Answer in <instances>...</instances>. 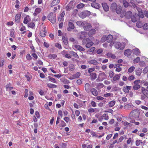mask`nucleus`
Returning <instances> with one entry per match:
<instances>
[{"instance_id": "ddd939ff", "label": "nucleus", "mask_w": 148, "mask_h": 148, "mask_svg": "<svg viewBox=\"0 0 148 148\" xmlns=\"http://www.w3.org/2000/svg\"><path fill=\"white\" fill-rule=\"evenodd\" d=\"M31 20L30 17L28 15H27L24 18L23 23L25 24H27Z\"/></svg>"}, {"instance_id": "c03bdc74", "label": "nucleus", "mask_w": 148, "mask_h": 148, "mask_svg": "<svg viewBox=\"0 0 148 148\" xmlns=\"http://www.w3.org/2000/svg\"><path fill=\"white\" fill-rule=\"evenodd\" d=\"M48 78L49 80L51 82H53L55 83H56V81L55 79L53 77H51L50 76L48 77Z\"/></svg>"}, {"instance_id": "a19ab883", "label": "nucleus", "mask_w": 148, "mask_h": 148, "mask_svg": "<svg viewBox=\"0 0 148 148\" xmlns=\"http://www.w3.org/2000/svg\"><path fill=\"white\" fill-rule=\"evenodd\" d=\"M85 5L82 3H81L80 4H79L77 5V8L78 9H80L82 8Z\"/></svg>"}, {"instance_id": "4d7b16f0", "label": "nucleus", "mask_w": 148, "mask_h": 148, "mask_svg": "<svg viewBox=\"0 0 148 148\" xmlns=\"http://www.w3.org/2000/svg\"><path fill=\"white\" fill-rule=\"evenodd\" d=\"M103 51V49H98L97 51V53L98 54H100Z\"/></svg>"}, {"instance_id": "1a4fd4ad", "label": "nucleus", "mask_w": 148, "mask_h": 148, "mask_svg": "<svg viewBox=\"0 0 148 148\" xmlns=\"http://www.w3.org/2000/svg\"><path fill=\"white\" fill-rule=\"evenodd\" d=\"M69 27L67 28V30L69 31H71L72 29L74 28L75 27L73 24L71 22H69L68 23Z\"/></svg>"}, {"instance_id": "37998d69", "label": "nucleus", "mask_w": 148, "mask_h": 148, "mask_svg": "<svg viewBox=\"0 0 148 148\" xmlns=\"http://www.w3.org/2000/svg\"><path fill=\"white\" fill-rule=\"evenodd\" d=\"M115 103V101L114 100L112 101L109 103V106L110 107H113Z\"/></svg>"}, {"instance_id": "f03ea898", "label": "nucleus", "mask_w": 148, "mask_h": 148, "mask_svg": "<svg viewBox=\"0 0 148 148\" xmlns=\"http://www.w3.org/2000/svg\"><path fill=\"white\" fill-rule=\"evenodd\" d=\"M48 20L52 23L54 24L56 22V14L54 12H51L48 16Z\"/></svg>"}, {"instance_id": "13d9d810", "label": "nucleus", "mask_w": 148, "mask_h": 148, "mask_svg": "<svg viewBox=\"0 0 148 148\" xmlns=\"http://www.w3.org/2000/svg\"><path fill=\"white\" fill-rule=\"evenodd\" d=\"M123 91L125 93H128L129 92L128 89L126 88L125 87H123Z\"/></svg>"}, {"instance_id": "20e7f679", "label": "nucleus", "mask_w": 148, "mask_h": 148, "mask_svg": "<svg viewBox=\"0 0 148 148\" xmlns=\"http://www.w3.org/2000/svg\"><path fill=\"white\" fill-rule=\"evenodd\" d=\"M132 21V22L134 23L139 20L140 19V16L138 14H135L131 17Z\"/></svg>"}, {"instance_id": "3c124183", "label": "nucleus", "mask_w": 148, "mask_h": 148, "mask_svg": "<svg viewBox=\"0 0 148 148\" xmlns=\"http://www.w3.org/2000/svg\"><path fill=\"white\" fill-rule=\"evenodd\" d=\"M135 78L134 76L133 75H131L128 78V80L129 81H132Z\"/></svg>"}, {"instance_id": "4c0bfd02", "label": "nucleus", "mask_w": 148, "mask_h": 148, "mask_svg": "<svg viewBox=\"0 0 148 148\" xmlns=\"http://www.w3.org/2000/svg\"><path fill=\"white\" fill-rule=\"evenodd\" d=\"M35 24L34 23L31 22L29 23L27 25L29 27H30L32 28H33L35 26Z\"/></svg>"}, {"instance_id": "4be33fe9", "label": "nucleus", "mask_w": 148, "mask_h": 148, "mask_svg": "<svg viewBox=\"0 0 148 148\" xmlns=\"http://www.w3.org/2000/svg\"><path fill=\"white\" fill-rule=\"evenodd\" d=\"M21 14H17L15 16V21L17 23H18L20 21Z\"/></svg>"}, {"instance_id": "de8ad7c7", "label": "nucleus", "mask_w": 148, "mask_h": 148, "mask_svg": "<svg viewBox=\"0 0 148 148\" xmlns=\"http://www.w3.org/2000/svg\"><path fill=\"white\" fill-rule=\"evenodd\" d=\"M60 145L62 148H65L66 146V144L64 143H61L60 144Z\"/></svg>"}, {"instance_id": "9b49d317", "label": "nucleus", "mask_w": 148, "mask_h": 148, "mask_svg": "<svg viewBox=\"0 0 148 148\" xmlns=\"http://www.w3.org/2000/svg\"><path fill=\"white\" fill-rule=\"evenodd\" d=\"M117 5L115 3H113L110 6V9L113 12H115Z\"/></svg>"}, {"instance_id": "393cba45", "label": "nucleus", "mask_w": 148, "mask_h": 148, "mask_svg": "<svg viewBox=\"0 0 148 148\" xmlns=\"http://www.w3.org/2000/svg\"><path fill=\"white\" fill-rule=\"evenodd\" d=\"M62 38L63 42L64 43L65 45H67L68 44V38L66 37H65L63 36H62Z\"/></svg>"}, {"instance_id": "603ef678", "label": "nucleus", "mask_w": 148, "mask_h": 148, "mask_svg": "<svg viewBox=\"0 0 148 148\" xmlns=\"http://www.w3.org/2000/svg\"><path fill=\"white\" fill-rule=\"evenodd\" d=\"M40 35L42 37H45L46 36L45 33H44L43 30L41 31L40 32Z\"/></svg>"}, {"instance_id": "f704fd0d", "label": "nucleus", "mask_w": 148, "mask_h": 148, "mask_svg": "<svg viewBox=\"0 0 148 148\" xmlns=\"http://www.w3.org/2000/svg\"><path fill=\"white\" fill-rule=\"evenodd\" d=\"M74 66L73 64H70L69 66V69L70 71H73L74 69Z\"/></svg>"}, {"instance_id": "ea45409f", "label": "nucleus", "mask_w": 148, "mask_h": 148, "mask_svg": "<svg viewBox=\"0 0 148 148\" xmlns=\"http://www.w3.org/2000/svg\"><path fill=\"white\" fill-rule=\"evenodd\" d=\"M106 40H107V36H106L104 35L101 38V42H104Z\"/></svg>"}, {"instance_id": "052dcab7", "label": "nucleus", "mask_w": 148, "mask_h": 148, "mask_svg": "<svg viewBox=\"0 0 148 148\" xmlns=\"http://www.w3.org/2000/svg\"><path fill=\"white\" fill-rule=\"evenodd\" d=\"M143 71L144 73H147L148 72V66L145 67Z\"/></svg>"}, {"instance_id": "e433bc0d", "label": "nucleus", "mask_w": 148, "mask_h": 148, "mask_svg": "<svg viewBox=\"0 0 148 148\" xmlns=\"http://www.w3.org/2000/svg\"><path fill=\"white\" fill-rule=\"evenodd\" d=\"M120 78V77L118 75H115L113 77V81H115L118 80Z\"/></svg>"}, {"instance_id": "7ed1b4c3", "label": "nucleus", "mask_w": 148, "mask_h": 148, "mask_svg": "<svg viewBox=\"0 0 148 148\" xmlns=\"http://www.w3.org/2000/svg\"><path fill=\"white\" fill-rule=\"evenodd\" d=\"M125 44H122L119 42H116L114 43V46L116 48L120 50L123 49L125 47Z\"/></svg>"}, {"instance_id": "c85d7f7f", "label": "nucleus", "mask_w": 148, "mask_h": 148, "mask_svg": "<svg viewBox=\"0 0 148 148\" xmlns=\"http://www.w3.org/2000/svg\"><path fill=\"white\" fill-rule=\"evenodd\" d=\"M141 87L140 85H134L133 86V89L134 90H136L139 89Z\"/></svg>"}, {"instance_id": "bb28decb", "label": "nucleus", "mask_w": 148, "mask_h": 148, "mask_svg": "<svg viewBox=\"0 0 148 148\" xmlns=\"http://www.w3.org/2000/svg\"><path fill=\"white\" fill-rule=\"evenodd\" d=\"M90 41L91 40L88 38H86L85 39L84 38L82 40V44L83 45H84Z\"/></svg>"}, {"instance_id": "e2e57ef3", "label": "nucleus", "mask_w": 148, "mask_h": 148, "mask_svg": "<svg viewBox=\"0 0 148 148\" xmlns=\"http://www.w3.org/2000/svg\"><path fill=\"white\" fill-rule=\"evenodd\" d=\"M95 70V69L93 68H90L89 69L88 71L89 73H91L92 72Z\"/></svg>"}, {"instance_id": "58836bf2", "label": "nucleus", "mask_w": 148, "mask_h": 148, "mask_svg": "<svg viewBox=\"0 0 148 148\" xmlns=\"http://www.w3.org/2000/svg\"><path fill=\"white\" fill-rule=\"evenodd\" d=\"M142 72L141 70L139 69L136 71V74L139 76H140Z\"/></svg>"}, {"instance_id": "bf43d9fd", "label": "nucleus", "mask_w": 148, "mask_h": 148, "mask_svg": "<svg viewBox=\"0 0 148 148\" xmlns=\"http://www.w3.org/2000/svg\"><path fill=\"white\" fill-rule=\"evenodd\" d=\"M55 46L58 48L59 49H62V47L61 45L59 43H57L55 44Z\"/></svg>"}, {"instance_id": "8fccbe9b", "label": "nucleus", "mask_w": 148, "mask_h": 148, "mask_svg": "<svg viewBox=\"0 0 148 148\" xmlns=\"http://www.w3.org/2000/svg\"><path fill=\"white\" fill-rule=\"evenodd\" d=\"M140 80L139 79L135 81L134 82V85H138L140 83Z\"/></svg>"}, {"instance_id": "79ce46f5", "label": "nucleus", "mask_w": 148, "mask_h": 148, "mask_svg": "<svg viewBox=\"0 0 148 148\" xmlns=\"http://www.w3.org/2000/svg\"><path fill=\"white\" fill-rule=\"evenodd\" d=\"M140 58L139 57H137L133 60V62L134 64L137 63L140 61Z\"/></svg>"}, {"instance_id": "a211bd4d", "label": "nucleus", "mask_w": 148, "mask_h": 148, "mask_svg": "<svg viewBox=\"0 0 148 148\" xmlns=\"http://www.w3.org/2000/svg\"><path fill=\"white\" fill-rule=\"evenodd\" d=\"M90 91L91 92L92 94L95 96H96L98 95L97 91L94 88H92Z\"/></svg>"}, {"instance_id": "09e8293b", "label": "nucleus", "mask_w": 148, "mask_h": 148, "mask_svg": "<svg viewBox=\"0 0 148 148\" xmlns=\"http://www.w3.org/2000/svg\"><path fill=\"white\" fill-rule=\"evenodd\" d=\"M143 143V142L141 140H137L136 141V144L137 146H139L140 143Z\"/></svg>"}, {"instance_id": "7c9ffc66", "label": "nucleus", "mask_w": 148, "mask_h": 148, "mask_svg": "<svg viewBox=\"0 0 148 148\" xmlns=\"http://www.w3.org/2000/svg\"><path fill=\"white\" fill-rule=\"evenodd\" d=\"M136 25L138 27L141 28L143 26V24L141 21H139L136 23Z\"/></svg>"}, {"instance_id": "cd10ccee", "label": "nucleus", "mask_w": 148, "mask_h": 148, "mask_svg": "<svg viewBox=\"0 0 148 148\" xmlns=\"http://www.w3.org/2000/svg\"><path fill=\"white\" fill-rule=\"evenodd\" d=\"M76 24L80 27H84L85 24L82 21H78L76 22Z\"/></svg>"}, {"instance_id": "c756f323", "label": "nucleus", "mask_w": 148, "mask_h": 148, "mask_svg": "<svg viewBox=\"0 0 148 148\" xmlns=\"http://www.w3.org/2000/svg\"><path fill=\"white\" fill-rule=\"evenodd\" d=\"M57 55L56 54H49L48 56V57L50 59H52V58L55 59L57 57Z\"/></svg>"}, {"instance_id": "0eeeda50", "label": "nucleus", "mask_w": 148, "mask_h": 148, "mask_svg": "<svg viewBox=\"0 0 148 148\" xmlns=\"http://www.w3.org/2000/svg\"><path fill=\"white\" fill-rule=\"evenodd\" d=\"M91 88L90 84L88 83H86L85 85V89L86 91L88 93L90 92L91 90Z\"/></svg>"}, {"instance_id": "69168bd1", "label": "nucleus", "mask_w": 148, "mask_h": 148, "mask_svg": "<svg viewBox=\"0 0 148 148\" xmlns=\"http://www.w3.org/2000/svg\"><path fill=\"white\" fill-rule=\"evenodd\" d=\"M64 120L67 123H68L69 122L70 119L68 117H65L64 119Z\"/></svg>"}, {"instance_id": "680f3d73", "label": "nucleus", "mask_w": 148, "mask_h": 148, "mask_svg": "<svg viewBox=\"0 0 148 148\" xmlns=\"http://www.w3.org/2000/svg\"><path fill=\"white\" fill-rule=\"evenodd\" d=\"M41 11V9L40 8H37L35 10V12H37L38 14L40 13Z\"/></svg>"}, {"instance_id": "5701e85b", "label": "nucleus", "mask_w": 148, "mask_h": 148, "mask_svg": "<svg viewBox=\"0 0 148 148\" xmlns=\"http://www.w3.org/2000/svg\"><path fill=\"white\" fill-rule=\"evenodd\" d=\"M79 16L82 18H84L87 16L85 11L79 13Z\"/></svg>"}, {"instance_id": "c9c22d12", "label": "nucleus", "mask_w": 148, "mask_h": 148, "mask_svg": "<svg viewBox=\"0 0 148 148\" xmlns=\"http://www.w3.org/2000/svg\"><path fill=\"white\" fill-rule=\"evenodd\" d=\"M123 4L125 8H127L129 5V3L126 0H123Z\"/></svg>"}, {"instance_id": "2eb2a0df", "label": "nucleus", "mask_w": 148, "mask_h": 148, "mask_svg": "<svg viewBox=\"0 0 148 148\" xmlns=\"http://www.w3.org/2000/svg\"><path fill=\"white\" fill-rule=\"evenodd\" d=\"M131 50L130 49H127L125 51L124 54L125 56H128L131 55Z\"/></svg>"}, {"instance_id": "423d86ee", "label": "nucleus", "mask_w": 148, "mask_h": 148, "mask_svg": "<svg viewBox=\"0 0 148 148\" xmlns=\"http://www.w3.org/2000/svg\"><path fill=\"white\" fill-rule=\"evenodd\" d=\"M84 29L85 31H88L92 28L91 25L88 23H86L84 26Z\"/></svg>"}, {"instance_id": "39448f33", "label": "nucleus", "mask_w": 148, "mask_h": 148, "mask_svg": "<svg viewBox=\"0 0 148 148\" xmlns=\"http://www.w3.org/2000/svg\"><path fill=\"white\" fill-rule=\"evenodd\" d=\"M86 32L85 31H82L79 33L77 35L78 38L80 40H82L86 37Z\"/></svg>"}, {"instance_id": "338daca9", "label": "nucleus", "mask_w": 148, "mask_h": 148, "mask_svg": "<svg viewBox=\"0 0 148 148\" xmlns=\"http://www.w3.org/2000/svg\"><path fill=\"white\" fill-rule=\"evenodd\" d=\"M26 58L28 60H30L32 59V57L29 54L27 55Z\"/></svg>"}, {"instance_id": "f3484780", "label": "nucleus", "mask_w": 148, "mask_h": 148, "mask_svg": "<svg viewBox=\"0 0 148 148\" xmlns=\"http://www.w3.org/2000/svg\"><path fill=\"white\" fill-rule=\"evenodd\" d=\"M102 6L106 11H108L109 10V7L106 3H102Z\"/></svg>"}, {"instance_id": "49530a36", "label": "nucleus", "mask_w": 148, "mask_h": 148, "mask_svg": "<svg viewBox=\"0 0 148 148\" xmlns=\"http://www.w3.org/2000/svg\"><path fill=\"white\" fill-rule=\"evenodd\" d=\"M140 16V17L142 18H143L144 17V15L142 12L141 11H138V14Z\"/></svg>"}, {"instance_id": "f257e3e1", "label": "nucleus", "mask_w": 148, "mask_h": 148, "mask_svg": "<svg viewBox=\"0 0 148 148\" xmlns=\"http://www.w3.org/2000/svg\"><path fill=\"white\" fill-rule=\"evenodd\" d=\"M139 111L137 109H135L132 111L129 115V118L130 119H132V117L135 119L138 118L140 115Z\"/></svg>"}, {"instance_id": "473e14b6", "label": "nucleus", "mask_w": 148, "mask_h": 148, "mask_svg": "<svg viewBox=\"0 0 148 148\" xmlns=\"http://www.w3.org/2000/svg\"><path fill=\"white\" fill-rule=\"evenodd\" d=\"M47 86L48 87L51 88H54L57 87V86L56 85L51 84H47Z\"/></svg>"}, {"instance_id": "9d476101", "label": "nucleus", "mask_w": 148, "mask_h": 148, "mask_svg": "<svg viewBox=\"0 0 148 148\" xmlns=\"http://www.w3.org/2000/svg\"><path fill=\"white\" fill-rule=\"evenodd\" d=\"M74 47L77 50L81 51H85V49L82 47L81 46L79 45H74Z\"/></svg>"}, {"instance_id": "dca6fc26", "label": "nucleus", "mask_w": 148, "mask_h": 148, "mask_svg": "<svg viewBox=\"0 0 148 148\" xmlns=\"http://www.w3.org/2000/svg\"><path fill=\"white\" fill-rule=\"evenodd\" d=\"M113 39V36L111 35H109L107 36V41L109 43L111 42Z\"/></svg>"}, {"instance_id": "864d4df0", "label": "nucleus", "mask_w": 148, "mask_h": 148, "mask_svg": "<svg viewBox=\"0 0 148 148\" xmlns=\"http://www.w3.org/2000/svg\"><path fill=\"white\" fill-rule=\"evenodd\" d=\"M80 74V73L79 72H77L75 75H73L72 76L74 77L75 78H78L79 77Z\"/></svg>"}, {"instance_id": "6ab92c4d", "label": "nucleus", "mask_w": 148, "mask_h": 148, "mask_svg": "<svg viewBox=\"0 0 148 148\" xmlns=\"http://www.w3.org/2000/svg\"><path fill=\"white\" fill-rule=\"evenodd\" d=\"M132 52L136 56H138L140 53V50L139 49L136 48L132 50Z\"/></svg>"}, {"instance_id": "72a5a7b5", "label": "nucleus", "mask_w": 148, "mask_h": 148, "mask_svg": "<svg viewBox=\"0 0 148 148\" xmlns=\"http://www.w3.org/2000/svg\"><path fill=\"white\" fill-rule=\"evenodd\" d=\"M135 69V67L134 66H132L128 70V71L129 73H132L134 71V70Z\"/></svg>"}, {"instance_id": "412c9836", "label": "nucleus", "mask_w": 148, "mask_h": 148, "mask_svg": "<svg viewBox=\"0 0 148 148\" xmlns=\"http://www.w3.org/2000/svg\"><path fill=\"white\" fill-rule=\"evenodd\" d=\"M89 64H93L94 65H97L99 64V62L95 60H92L88 61Z\"/></svg>"}, {"instance_id": "aec40b11", "label": "nucleus", "mask_w": 148, "mask_h": 148, "mask_svg": "<svg viewBox=\"0 0 148 148\" xmlns=\"http://www.w3.org/2000/svg\"><path fill=\"white\" fill-rule=\"evenodd\" d=\"M90 77L91 80H93L97 78V75L95 73H90Z\"/></svg>"}, {"instance_id": "0e129e2a", "label": "nucleus", "mask_w": 148, "mask_h": 148, "mask_svg": "<svg viewBox=\"0 0 148 148\" xmlns=\"http://www.w3.org/2000/svg\"><path fill=\"white\" fill-rule=\"evenodd\" d=\"M109 75L110 78H112L113 77L114 75V73L112 71H110L109 72Z\"/></svg>"}, {"instance_id": "b1692460", "label": "nucleus", "mask_w": 148, "mask_h": 148, "mask_svg": "<svg viewBox=\"0 0 148 148\" xmlns=\"http://www.w3.org/2000/svg\"><path fill=\"white\" fill-rule=\"evenodd\" d=\"M122 10V8L121 6H117L116 8V10H115V11H116V13L117 14H120Z\"/></svg>"}, {"instance_id": "f8f14e48", "label": "nucleus", "mask_w": 148, "mask_h": 148, "mask_svg": "<svg viewBox=\"0 0 148 148\" xmlns=\"http://www.w3.org/2000/svg\"><path fill=\"white\" fill-rule=\"evenodd\" d=\"M90 30L88 33V35L89 36L93 35L95 34L96 32V30L95 29H91Z\"/></svg>"}, {"instance_id": "774afa93", "label": "nucleus", "mask_w": 148, "mask_h": 148, "mask_svg": "<svg viewBox=\"0 0 148 148\" xmlns=\"http://www.w3.org/2000/svg\"><path fill=\"white\" fill-rule=\"evenodd\" d=\"M143 94L148 99V90H146L144 93H143Z\"/></svg>"}, {"instance_id": "a18cd8bd", "label": "nucleus", "mask_w": 148, "mask_h": 148, "mask_svg": "<svg viewBox=\"0 0 148 148\" xmlns=\"http://www.w3.org/2000/svg\"><path fill=\"white\" fill-rule=\"evenodd\" d=\"M58 2L55 0H53V1L51 3V6H53L56 5L58 4Z\"/></svg>"}, {"instance_id": "6e6552de", "label": "nucleus", "mask_w": 148, "mask_h": 148, "mask_svg": "<svg viewBox=\"0 0 148 148\" xmlns=\"http://www.w3.org/2000/svg\"><path fill=\"white\" fill-rule=\"evenodd\" d=\"M91 5L92 7L97 9H99L101 7L100 5L99 4L94 2L91 3Z\"/></svg>"}, {"instance_id": "2f4dec72", "label": "nucleus", "mask_w": 148, "mask_h": 148, "mask_svg": "<svg viewBox=\"0 0 148 148\" xmlns=\"http://www.w3.org/2000/svg\"><path fill=\"white\" fill-rule=\"evenodd\" d=\"M121 123L122 124H124L125 126L129 125L130 127H131L132 126L131 124L125 121H122Z\"/></svg>"}, {"instance_id": "6e6d98bb", "label": "nucleus", "mask_w": 148, "mask_h": 148, "mask_svg": "<svg viewBox=\"0 0 148 148\" xmlns=\"http://www.w3.org/2000/svg\"><path fill=\"white\" fill-rule=\"evenodd\" d=\"M61 126L62 127H63L65 126L66 125V123L63 121H61Z\"/></svg>"}, {"instance_id": "5fc2aeb1", "label": "nucleus", "mask_w": 148, "mask_h": 148, "mask_svg": "<svg viewBox=\"0 0 148 148\" xmlns=\"http://www.w3.org/2000/svg\"><path fill=\"white\" fill-rule=\"evenodd\" d=\"M143 26V28L144 30H146L148 29V24L147 23L145 24Z\"/></svg>"}, {"instance_id": "a878e982", "label": "nucleus", "mask_w": 148, "mask_h": 148, "mask_svg": "<svg viewBox=\"0 0 148 148\" xmlns=\"http://www.w3.org/2000/svg\"><path fill=\"white\" fill-rule=\"evenodd\" d=\"M94 43L93 42L90 41L87 43L86 45V47L88 48L90 47Z\"/></svg>"}, {"instance_id": "4468645a", "label": "nucleus", "mask_w": 148, "mask_h": 148, "mask_svg": "<svg viewBox=\"0 0 148 148\" xmlns=\"http://www.w3.org/2000/svg\"><path fill=\"white\" fill-rule=\"evenodd\" d=\"M132 15V12L130 11H129L125 13V14L124 16H125L127 18L129 19L131 17Z\"/></svg>"}]
</instances>
